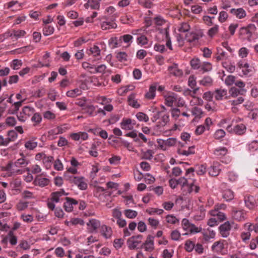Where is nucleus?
Listing matches in <instances>:
<instances>
[{
    "instance_id": "obj_1",
    "label": "nucleus",
    "mask_w": 258,
    "mask_h": 258,
    "mask_svg": "<svg viewBox=\"0 0 258 258\" xmlns=\"http://www.w3.org/2000/svg\"><path fill=\"white\" fill-rule=\"evenodd\" d=\"M29 163V160L27 159L24 156L18 159L14 163L9 162L5 167H4V170L8 172L9 176L16 174H21L24 171L20 168L25 167Z\"/></svg>"
},
{
    "instance_id": "obj_2",
    "label": "nucleus",
    "mask_w": 258,
    "mask_h": 258,
    "mask_svg": "<svg viewBox=\"0 0 258 258\" xmlns=\"http://www.w3.org/2000/svg\"><path fill=\"white\" fill-rule=\"evenodd\" d=\"M98 20L99 25L102 30L105 31L117 28V24L114 20L109 18L106 16L100 17Z\"/></svg>"
},
{
    "instance_id": "obj_3",
    "label": "nucleus",
    "mask_w": 258,
    "mask_h": 258,
    "mask_svg": "<svg viewBox=\"0 0 258 258\" xmlns=\"http://www.w3.org/2000/svg\"><path fill=\"white\" fill-rule=\"evenodd\" d=\"M64 177L70 183H74L77 185L80 190H85L87 188V183L84 177L82 176H70L66 173H64Z\"/></svg>"
},
{
    "instance_id": "obj_4",
    "label": "nucleus",
    "mask_w": 258,
    "mask_h": 258,
    "mask_svg": "<svg viewBox=\"0 0 258 258\" xmlns=\"http://www.w3.org/2000/svg\"><path fill=\"white\" fill-rule=\"evenodd\" d=\"M111 195V192L107 191L103 187L100 186H95L94 196L99 201L104 202L105 200Z\"/></svg>"
},
{
    "instance_id": "obj_5",
    "label": "nucleus",
    "mask_w": 258,
    "mask_h": 258,
    "mask_svg": "<svg viewBox=\"0 0 258 258\" xmlns=\"http://www.w3.org/2000/svg\"><path fill=\"white\" fill-rule=\"evenodd\" d=\"M256 30L254 25L250 24L247 27H241L239 30V35L243 36V38L248 41H251L253 33Z\"/></svg>"
},
{
    "instance_id": "obj_6",
    "label": "nucleus",
    "mask_w": 258,
    "mask_h": 258,
    "mask_svg": "<svg viewBox=\"0 0 258 258\" xmlns=\"http://www.w3.org/2000/svg\"><path fill=\"white\" fill-rule=\"evenodd\" d=\"M34 111H35V110L33 107L29 106H25L23 108L20 114L17 115V118L19 121L25 122L34 114Z\"/></svg>"
},
{
    "instance_id": "obj_7",
    "label": "nucleus",
    "mask_w": 258,
    "mask_h": 258,
    "mask_svg": "<svg viewBox=\"0 0 258 258\" xmlns=\"http://www.w3.org/2000/svg\"><path fill=\"white\" fill-rule=\"evenodd\" d=\"M122 41L125 43L129 42V34H126L120 36L119 38L117 37H111L108 41L109 46L111 48H115L120 45Z\"/></svg>"
},
{
    "instance_id": "obj_8",
    "label": "nucleus",
    "mask_w": 258,
    "mask_h": 258,
    "mask_svg": "<svg viewBox=\"0 0 258 258\" xmlns=\"http://www.w3.org/2000/svg\"><path fill=\"white\" fill-rule=\"evenodd\" d=\"M227 131L230 133H233L238 135H241L245 133L246 127L245 125L242 123L235 125L233 128L231 125H228L226 128Z\"/></svg>"
},
{
    "instance_id": "obj_9",
    "label": "nucleus",
    "mask_w": 258,
    "mask_h": 258,
    "mask_svg": "<svg viewBox=\"0 0 258 258\" xmlns=\"http://www.w3.org/2000/svg\"><path fill=\"white\" fill-rule=\"evenodd\" d=\"M154 237L149 235L144 243L141 245V246H144L145 250L147 251H152L154 249Z\"/></svg>"
},
{
    "instance_id": "obj_10",
    "label": "nucleus",
    "mask_w": 258,
    "mask_h": 258,
    "mask_svg": "<svg viewBox=\"0 0 258 258\" xmlns=\"http://www.w3.org/2000/svg\"><path fill=\"white\" fill-rule=\"evenodd\" d=\"M231 228V225L229 221L225 222L219 227L220 233L223 237H227L229 235V231Z\"/></svg>"
},
{
    "instance_id": "obj_11",
    "label": "nucleus",
    "mask_w": 258,
    "mask_h": 258,
    "mask_svg": "<svg viewBox=\"0 0 258 258\" xmlns=\"http://www.w3.org/2000/svg\"><path fill=\"white\" fill-rule=\"evenodd\" d=\"M65 200L66 202L63 204V208L66 211L68 212H70L73 210V205H77L78 204V201L73 198L66 197Z\"/></svg>"
},
{
    "instance_id": "obj_12",
    "label": "nucleus",
    "mask_w": 258,
    "mask_h": 258,
    "mask_svg": "<svg viewBox=\"0 0 258 258\" xmlns=\"http://www.w3.org/2000/svg\"><path fill=\"white\" fill-rule=\"evenodd\" d=\"M68 193H66L64 189H61L59 191L53 192L50 195V200L54 203H58L60 201V198L63 195H68Z\"/></svg>"
},
{
    "instance_id": "obj_13",
    "label": "nucleus",
    "mask_w": 258,
    "mask_h": 258,
    "mask_svg": "<svg viewBox=\"0 0 258 258\" xmlns=\"http://www.w3.org/2000/svg\"><path fill=\"white\" fill-rule=\"evenodd\" d=\"M97 106H95L91 104H88L87 105H83L82 110L87 113L90 116H94L96 115V109Z\"/></svg>"
},
{
    "instance_id": "obj_14",
    "label": "nucleus",
    "mask_w": 258,
    "mask_h": 258,
    "mask_svg": "<svg viewBox=\"0 0 258 258\" xmlns=\"http://www.w3.org/2000/svg\"><path fill=\"white\" fill-rule=\"evenodd\" d=\"M168 70L171 74L176 77H181L183 75V72L178 68L177 64L169 66Z\"/></svg>"
},
{
    "instance_id": "obj_15",
    "label": "nucleus",
    "mask_w": 258,
    "mask_h": 258,
    "mask_svg": "<svg viewBox=\"0 0 258 258\" xmlns=\"http://www.w3.org/2000/svg\"><path fill=\"white\" fill-rule=\"evenodd\" d=\"M143 237L142 235H138L137 236H132L131 239H133L132 243L130 244V249H135L138 248L139 245L141 244V239Z\"/></svg>"
},
{
    "instance_id": "obj_16",
    "label": "nucleus",
    "mask_w": 258,
    "mask_h": 258,
    "mask_svg": "<svg viewBox=\"0 0 258 258\" xmlns=\"http://www.w3.org/2000/svg\"><path fill=\"white\" fill-rule=\"evenodd\" d=\"M230 13L238 19H242L246 15L245 10L242 8L232 9L230 10Z\"/></svg>"
},
{
    "instance_id": "obj_17",
    "label": "nucleus",
    "mask_w": 258,
    "mask_h": 258,
    "mask_svg": "<svg viewBox=\"0 0 258 258\" xmlns=\"http://www.w3.org/2000/svg\"><path fill=\"white\" fill-rule=\"evenodd\" d=\"M100 233L105 238H109L112 235V231L111 227L103 225L101 227Z\"/></svg>"
},
{
    "instance_id": "obj_18",
    "label": "nucleus",
    "mask_w": 258,
    "mask_h": 258,
    "mask_svg": "<svg viewBox=\"0 0 258 258\" xmlns=\"http://www.w3.org/2000/svg\"><path fill=\"white\" fill-rule=\"evenodd\" d=\"M232 216L234 219L238 221L244 219V213L243 210H237L235 209H233Z\"/></svg>"
},
{
    "instance_id": "obj_19",
    "label": "nucleus",
    "mask_w": 258,
    "mask_h": 258,
    "mask_svg": "<svg viewBox=\"0 0 258 258\" xmlns=\"http://www.w3.org/2000/svg\"><path fill=\"white\" fill-rule=\"evenodd\" d=\"M24 100L15 102L13 105L9 109L8 113L10 114H16L18 113L19 108L22 105Z\"/></svg>"
},
{
    "instance_id": "obj_20",
    "label": "nucleus",
    "mask_w": 258,
    "mask_h": 258,
    "mask_svg": "<svg viewBox=\"0 0 258 258\" xmlns=\"http://www.w3.org/2000/svg\"><path fill=\"white\" fill-rule=\"evenodd\" d=\"M86 9L90 8L92 10H98L100 7L99 3L96 0H88L87 3L84 5Z\"/></svg>"
},
{
    "instance_id": "obj_21",
    "label": "nucleus",
    "mask_w": 258,
    "mask_h": 258,
    "mask_svg": "<svg viewBox=\"0 0 258 258\" xmlns=\"http://www.w3.org/2000/svg\"><path fill=\"white\" fill-rule=\"evenodd\" d=\"M227 94V90L219 89H216L214 91V97L216 100H221L223 99L224 96H225Z\"/></svg>"
},
{
    "instance_id": "obj_22",
    "label": "nucleus",
    "mask_w": 258,
    "mask_h": 258,
    "mask_svg": "<svg viewBox=\"0 0 258 258\" xmlns=\"http://www.w3.org/2000/svg\"><path fill=\"white\" fill-rule=\"evenodd\" d=\"M35 182H36V184L38 185L39 186L44 187L49 184L50 180L47 178L37 177L35 179Z\"/></svg>"
},
{
    "instance_id": "obj_23",
    "label": "nucleus",
    "mask_w": 258,
    "mask_h": 258,
    "mask_svg": "<svg viewBox=\"0 0 258 258\" xmlns=\"http://www.w3.org/2000/svg\"><path fill=\"white\" fill-rule=\"evenodd\" d=\"M156 86L151 85L149 91L145 94V97L148 99H153L155 96Z\"/></svg>"
},
{
    "instance_id": "obj_24",
    "label": "nucleus",
    "mask_w": 258,
    "mask_h": 258,
    "mask_svg": "<svg viewBox=\"0 0 258 258\" xmlns=\"http://www.w3.org/2000/svg\"><path fill=\"white\" fill-rule=\"evenodd\" d=\"M8 137L7 139L9 144L10 142H14L18 137V133L15 130H11L7 133Z\"/></svg>"
},
{
    "instance_id": "obj_25",
    "label": "nucleus",
    "mask_w": 258,
    "mask_h": 258,
    "mask_svg": "<svg viewBox=\"0 0 258 258\" xmlns=\"http://www.w3.org/2000/svg\"><path fill=\"white\" fill-rule=\"evenodd\" d=\"M31 120L33 122L34 125L36 126L37 125L40 123L42 121V116L41 114L38 112H34V114H32Z\"/></svg>"
},
{
    "instance_id": "obj_26",
    "label": "nucleus",
    "mask_w": 258,
    "mask_h": 258,
    "mask_svg": "<svg viewBox=\"0 0 258 258\" xmlns=\"http://www.w3.org/2000/svg\"><path fill=\"white\" fill-rule=\"evenodd\" d=\"M202 37V35L196 33H191L186 36L187 41L190 43L198 41Z\"/></svg>"
},
{
    "instance_id": "obj_27",
    "label": "nucleus",
    "mask_w": 258,
    "mask_h": 258,
    "mask_svg": "<svg viewBox=\"0 0 258 258\" xmlns=\"http://www.w3.org/2000/svg\"><path fill=\"white\" fill-rule=\"evenodd\" d=\"M201 61L198 57L193 58L190 61V66L192 69L194 70H199L201 68Z\"/></svg>"
},
{
    "instance_id": "obj_28",
    "label": "nucleus",
    "mask_w": 258,
    "mask_h": 258,
    "mask_svg": "<svg viewBox=\"0 0 258 258\" xmlns=\"http://www.w3.org/2000/svg\"><path fill=\"white\" fill-rule=\"evenodd\" d=\"M245 91V90L243 89H239L235 87H231L229 91V94L230 96L232 97H235L237 96L239 94H242L241 92Z\"/></svg>"
},
{
    "instance_id": "obj_29",
    "label": "nucleus",
    "mask_w": 258,
    "mask_h": 258,
    "mask_svg": "<svg viewBox=\"0 0 258 258\" xmlns=\"http://www.w3.org/2000/svg\"><path fill=\"white\" fill-rule=\"evenodd\" d=\"M244 201L246 206L249 209H252L255 204V200L252 196L245 197Z\"/></svg>"
},
{
    "instance_id": "obj_30",
    "label": "nucleus",
    "mask_w": 258,
    "mask_h": 258,
    "mask_svg": "<svg viewBox=\"0 0 258 258\" xmlns=\"http://www.w3.org/2000/svg\"><path fill=\"white\" fill-rule=\"evenodd\" d=\"M223 198L226 201H230L234 198V193L230 189H226L223 191Z\"/></svg>"
},
{
    "instance_id": "obj_31",
    "label": "nucleus",
    "mask_w": 258,
    "mask_h": 258,
    "mask_svg": "<svg viewBox=\"0 0 258 258\" xmlns=\"http://www.w3.org/2000/svg\"><path fill=\"white\" fill-rule=\"evenodd\" d=\"M199 83L204 86H210L212 85L213 80L210 76H205L199 82Z\"/></svg>"
},
{
    "instance_id": "obj_32",
    "label": "nucleus",
    "mask_w": 258,
    "mask_h": 258,
    "mask_svg": "<svg viewBox=\"0 0 258 258\" xmlns=\"http://www.w3.org/2000/svg\"><path fill=\"white\" fill-rule=\"evenodd\" d=\"M26 34V32L23 30H13L11 33L10 36L15 37L16 39L22 37Z\"/></svg>"
},
{
    "instance_id": "obj_33",
    "label": "nucleus",
    "mask_w": 258,
    "mask_h": 258,
    "mask_svg": "<svg viewBox=\"0 0 258 258\" xmlns=\"http://www.w3.org/2000/svg\"><path fill=\"white\" fill-rule=\"evenodd\" d=\"M88 54L89 55L92 54L94 56H99L100 54V49L98 46L94 45L88 50Z\"/></svg>"
},
{
    "instance_id": "obj_34",
    "label": "nucleus",
    "mask_w": 258,
    "mask_h": 258,
    "mask_svg": "<svg viewBox=\"0 0 258 258\" xmlns=\"http://www.w3.org/2000/svg\"><path fill=\"white\" fill-rule=\"evenodd\" d=\"M82 94V91L80 89L76 88L75 89L68 91L67 92V96L69 97L74 98Z\"/></svg>"
},
{
    "instance_id": "obj_35",
    "label": "nucleus",
    "mask_w": 258,
    "mask_h": 258,
    "mask_svg": "<svg viewBox=\"0 0 258 258\" xmlns=\"http://www.w3.org/2000/svg\"><path fill=\"white\" fill-rule=\"evenodd\" d=\"M163 31H165V38L166 39V46L169 48V49L172 50L173 49L171 45V39L169 36V27H167V28H165Z\"/></svg>"
},
{
    "instance_id": "obj_36",
    "label": "nucleus",
    "mask_w": 258,
    "mask_h": 258,
    "mask_svg": "<svg viewBox=\"0 0 258 258\" xmlns=\"http://www.w3.org/2000/svg\"><path fill=\"white\" fill-rule=\"evenodd\" d=\"M87 224L90 226L93 230H96L100 225V221L95 219L90 220Z\"/></svg>"
},
{
    "instance_id": "obj_37",
    "label": "nucleus",
    "mask_w": 258,
    "mask_h": 258,
    "mask_svg": "<svg viewBox=\"0 0 258 258\" xmlns=\"http://www.w3.org/2000/svg\"><path fill=\"white\" fill-rule=\"evenodd\" d=\"M38 143L33 140H29L25 142V147L29 150H32L37 147Z\"/></svg>"
},
{
    "instance_id": "obj_38",
    "label": "nucleus",
    "mask_w": 258,
    "mask_h": 258,
    "mask_svg": "<svg viewBox=\"0 0 258 258\" xmlns=\"http://www.w3.org/2000/svg\"><path fill=\"white\" fill-rule=\"evenodd\" d=\"M54 28L49 25H45L43 28V34L44 36H48L53 33Z\"/></svg>"
},
{
    "instance_id": "obj_39",
    "label": "nucleus",
    "mask_w": 258,
    "mask_h": 258,
    "mask_svg": "<svg viewBox=\"0 0 258 258\" xmlns=\"http://www.w3.org/2000/svg\"><path fill=\"white\" fill-rule=\"evenodd\" d=\"M121 157L119 156L112 155L111 158L108 159L109 163L111 165H116L119 164Z\"/></svg>"
},
{
    "instance_id": "obj_40",
    "label": "nucleus",
    "mask_w": 258,
    "mask_h": 258,
    "mask_svg": "<svg viewBox=\"0 0 258 258\" xmlns=\"http://www.w3.org/2000/svg\"><path fill=\"white\" fill-rule=\"evenodd\" d=\"M154 152L152 150H148L147 151L143 152L142 155V159L146 160H151L153 157Z\"/></svg>"
},
{
    "instance_id": "obj_41",
    "label": "nucleus",
    "mask_w": 258,
    "mask_h": 258,
    "mask_svg": "<svg viewBox=\"0 0 258 258\" xmlns=\"http://www.w3.org/2000/svg\"><path fill=\"white\" fill-rule=\"evenodd\" d=\"M130 106L135 108H139L141 106L138 100L135 99V95L133 94H130Z\"/></svg>"
},
{
    "instance_id": "obj_42",
    "label": "nucleus",
    "mask_w": 258,
    "mask_h": 258,
    "mask_svg": "<svg viewBox=\"0 0 258 258\" xmlns=\"http://www.w3.org/2000/svg\"><path fill=\"white\" fill-rule=\"evenodd\" d=\"M212 69V64L209 62H204L201 63L200 69L203 73L211 71Z\"/></svg>"
},
{
    "instance_id": "obj_43",
    "label": "nucleus",
    "mask_w": 258,
    "mask_h": 258,
    "mask_svg": "<svg viewBox=\"0 0 258 258\" xmlns=\"http://www.w3.org/2000/svg\"><path fill=\"white\" fill-rule=\"evenodd\" d=\"M68 127L66 126V125H63L60 126H58L57 128L51 130L50 132L52 133H54L55 134H62L63 133L65 132L67 130Z\"/></svg>"
},
{
    "instance_id": "obj_44",
    "label": "nucleus",
    "mask_w": 258,
    "mask_h": 258,
    "mask_svg": "<svg viewBox=\"0 0 258 258\" xmlns=\"http://www.w3.org/2000/svg\"><path fill=\"white\" fill-rule=\"evenodd\" d=\"M191 112L193 115L199 118H201L202 115L203 114L202 109L198 107H194L192 109Z\"/></svg>"
},
{
    "instance_id": "obj_45",
    "label": "nucleus",
    "mask_w": 258,
    "mask_h": 258,
    "mask_svg": "<svg viewBox=\"0 0 258 258\" xmlns=\"http://www.w3.org/2000/svg\"><path fill=\"white\" fill-rule=\"evenodd\" d=\"M22 65V62L21 60L18 59H14L11 63V67L14 70L19 69Z\"/></svg>"
},
{
    "instance_id": "obj_46",
    "label": "nucleus",
    "mask_w": 258,
    "mask_h": 258,
    "mask_svg": "<svg viewBox=\"0 0 258 258\" xmlns=\"http://www.w3.org/2000/svg\"><path fill=\"white\" fill-rule=\"evenodd\" d=\"M116 58L120 62L127 60V54L124 52H118L116 53Z\"/></svg>"
},
{
    "instance_id": "obj_47",
    "label": "nucleus",
    "mask_w": 258,
    "mask_h": 258,
    "mask_svg": "<svg viewBox=\"0 0 258 258\" xmlns=\"http://www.w3.org/2000/svg\"><path fill=\"white\" fill-rule=\"evenodd\" d=\"M211 214L213 216H217L218 219L220 222H222L226 219L225 215L222 212L217 211H212Z\"/></svg>"
},
{
    "instance_id": "obj_48",
    "label": "nucleus",
    "mask_w": 258,
    "mask_h": 258,
    "mask_svg": "<svg viewBox=\"0 0 258 258\" xmlns=\"http://www.w3.org/2000/svg\"><path fill=\"white\" fill-rule=\"evenodd\" d=\"M195 247V243L190 240L186 241L185 243V249L188 252H191Z\"/></svg>"
},
{
    "instance_id": "obj_49",
    "label": "nucleus",
    "mask_w": 258,
    "mask_h": 258,
    "mask_svg": "<svg viewBox=\"0 0 258 258\" xmlns=\"http://www.w3.org/2000/svg\"><path fill=\"white\" fill-rule=\"evenodd\" d=\"M188 85L191 88H194L197 86L196 78L194 75L189 77L188 80Z\"/></svg>"
},
{
    "instance_id": "obj_50",
    "label": "nucleus",
    "mask_w": 258,
    "mask_h": 258,
    "mask_svg": "<svg viewBox=\"0 0 258 258\" xmlns=\"http://www.w3.org/2000/svg\"><path fill=\"white\" fill-rule=\"evenodd\" d=\"M136 116L140 121L147 122L149 120V117L148 115L143 112H140L137 113Z\"/></svg>"
},
{
    "instance_id": "obj_51",
    "label": "nucleus",
    "mask_w": 258,
    "mask_h": 258,
    "mask_svg": "<svg viewBox=\"0 0 258 258\" xmlns=\"http://www.w3.org/2000/svg\"><path fill=\"white\" fill-rule=\"evenodd\" d=\"M176 143V139L174 138H170L165 140V147H172L175 145Z\"/></svg>"
},
{
    "instance_id": "obj_52",
    "label": "nucleus",
    "mask_w": 258,
    "mask_h": 258,
    "mask_svg": "<svg viewBox=\"0 0 258 258\" xmlns=\"http://www.w3.org/2000/svg\"><path fill=\"white\" fill-rule=\"evenodd\" d=\"M166 218L167 222L169 223L175 224L176 223L179 222V220L177 219L175 216L171 215H167Z\"/></svg>"
},
{
    "instance_id": "obj_53",
    "label": "nucleus",
    "mask_w": 258,
    "mask_h": 258,
    "mask_svg": "<svg viewBox=\"0 0 258 258\" xmlns=\"http://www.w3.org/2000/svg\"><path fill=\"white\" fill-rule=\"evenodd\" d=\"M129 91V86L120 87L117 90V93L120 96H124Z\"/></svg>"
},
{
    "instance_id": "obj_54",
    "label": "nucleus",
    "mask_w": 258,
    "mask_h": 258,
    "mask_svg": "<svg viewBox=\"0 0 258 258\" xmlns=\"http://www.w3.org/2000/svg\"><path fill=\"white\" fill-rule=\"evenodd\" d=\"M202 229V228L201 227H198L195 224L191 223L188 231H189L190 233H197L200 232Z\"/></svg>"
},
{
    "instance_id": "obj_55",
    "label": "nucleus",
    "mask_w": 258,
    "mask_h": 258,
    "mask_svg": "<svg viewBox=\"0 0 258 258\" xmlns=\"http://www.w3.org/2000/svg\"><path fill=\"white\" fill-rule=\"evenodd\" d=\"M190 224H191V223H190L189 220L186 218H184L182 220L181 225L184 230L188 231L190 228Z\"/></svg>"
},
{
    "instance_id": "obj_56",
    "label": "nucleus",
    "mask_w": 258,
    "mask_h": 258,
    "mask_svg": "<svg viewBox=\"0 0 258 258\" xmlns=\"http://www.w3.org/2000/svg\"><path fill=\"white\" fill-rule=\"evenodd\" d=\"M225 135V132L223 130L220 129L216 131L214 134V138L216 139H220L224 137Z\"/></svg>"
},
{
    "instance_id": "obj_57",
    "label": "nucleus",
    "mask_w": 258,
    "mask_h": 258,
    "mask_svg": "<svg viewBox=\"0 0 258 258\" xmlns=\"http://www.w3.org/2000/svg\"><path fill=\"white\" fill-rule=\"evenodd\" d=\"M190 26L186 23H182L180 25V27L178 29V31L180 32H186L189 30Z\"/></svg>"
},
{
    "instance_id": "obj_58",
    "label": "nucleus",
    "mask_w": 258,
    "mask_h": 258,
    "mask_svg": "<svg viewBox=\"0 0 258 258\" xmlns=\"http://www.w3.org/2000/svg\"><path fill=\"white\" fill-rule=\"evenodd\" d=\"M28 204L27 202H20L17 205V208L18 211H23L28 207Z\"/></svg>"
},
{
    "instance_id": "obj_59",
    "label": "nucleus",
    "mask_w": 258,
    "mask_h": 258,
    "mask_svg": "<svg viewBox=\"0 0 258 258\" xmlns=\"http://www.w3.org/2000/svg\"><path fill=\"white\" fill-rule=\"evenodd\" d=\"M63 164L58 159H56L54 163V168L57 171H61L63 169Z\"/></svg>"
},
{
    "instance_id": "obj_60",
    "label": "nucleus",
    "mask_w": 258,
    "mask_h": 258,
    "mask_svg": "<svg viewBox=\"0 0 258 258\" xmlns=\"http://www.w3.org/2000/svg\"><path fill=\"white\" fill-rule=\"evenodd\" d=\"M206 172V167L204 165H198L197 166L196 172L198 175H203Z\"/></svg>"
},
{
    "instance_id": "obj_61",
    "label": "nucleus",
    "mask_w": 258,
    "mask_h": 258,
    "mask_svg": "<svg viewBox=\"0 0 258 258\" xmlns=\"http://www.w3.org/2000/svg\"><path fill=\"white\" fill-rule=\"evenodd\" d=\"M244 226L247 227L249 231H254L255 232H258V225H253L249 223H247L245 224Z\"/></svg>"
},
{
    "instance_id": "obj_62",
    "label": "nucleus",
    "mask_w": 258,
    "mask_h": 258,
    "mask_svg": "<svg viewBox=\"0 0 258 258\" xmlns=\"http://www.w3.org/2000/svg\"><path fill=\"white\" fill-rule=\"evenodd\" d=\"M180 237V233L177 230H174L171 233V238L173 240L177 241Z\"/></svg>"
},
{
    "instance_id": "obj_63",
    "label": "nucleus",
    "mask_w": 258,
    "mask_h": 258,
    "mask_svg": "<svg viewBox=\"0 0 258 258\" xmlns=\"http://www.w3.org/2000/svg\"><path fill=\"white\" fill-rule=\"evenodd\" d=\"M222 65L230 73H233L235 70V66L228 64L226 62H223Z\"/></svg>"
},
{
    "instance_id": "obj_64",
    "label": "nucleus",
    "mask_w": 258,
    "mask_h": 258,
    "mask_svg": "<svg viewBox=\"0 0 258 258\" xmlns=\"http://www.w3.org/2000/svg\"><path fill=\"white\" fill-rule=\"evenodd\" d=\"M44 118L47 119H53L55 118L54 113L50 111H46L43 113Z\"/></svg>"
}]
</instances>
